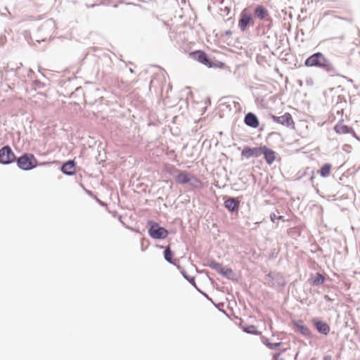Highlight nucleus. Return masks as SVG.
<instances>
[{
  "instance_id": "obj_1",
  "label": "nucleus",
  "mask_w": 360,
  "mask_h": 360,
  "mask_svg": "<svg viewBox=\"0 0 360 360\" xmlns=\"http://www.w3.org/2000/svg\"><path fill=\"white\" fill-rule=\"evenodd\" d=\"M253 18L262 21L257 27V29H262L263 33L269 31L273 25V19L269 11L262 5H257L254 8Z\"/></svg>"
},
{
  "instance_id": "obj_2",
  "label": "nucleus",
  "mask_w": 360,
  "mask_h": 360,
  "mask_svg": "<svg viewBox=\"0 0 360 360\" xmlns=\"http://www.w3.org/2000/svg\"><path fill=\"white\" fill-rule=\"evenodd\" d=\"M265 284L272 288H283L286 284V281L282 274L276 271H271L264 277Z\"/></svg>"
},
{
  "instance_id": "obj_3",
  "label": "nucleus",
  "mask_w": 360,
  "mask_h": 360,
  "mask_svg": "<svg viewBox=\"0 0 360 360\" xmlns=\"http://www.w3.org/2000/svg\"><path fill=\"white\" fill-rule=\"evenodd\" d=\"M18 167L25 171L31 170L37 165V160L31 153H24L16 160Z\"/></svg>"
},
{
  "instance_id": "obj_4",
  "label": "nucleus",
  "mask_w": 360,
  "mask_h": 360,
  "mask_svg": "<svg viewBox=\"0 0 360 360\" xmlns=\"http://www.w3.org/2000/svg\"><path fill=\"white\" fill-rule=\"evenodd\" d=\"M148 224L150 225L148 232L152 238L161 240L167 237L169 231L165 228L153 221H148Z\"/></svg>"
},
{
  "instance_id": "obj_5",
  "label": "nucleus",
  "mask_w": 360,
  "mask_h": 360,
  "mask_svg": "<svg viewBox=\"0 0 360 360\" xmlns=\"http://www.w3.org/2000/svg\"><path fill=\"white\" fill-rule=\"evenodd\" d=\"M254 25L252 14L248 8H244L240 13L238 27L241 32H245L249 25Z\"/></svg>"
},
{
  "instance_id": "obj_6",
  "label": "nucleus",
  "mask_w": 360,
  "mask_h": 360,
  "mask_svg": "<svg viewBox=\"0 0 360 360\" xmlns=\"http://www.w3.org/2000/svg\"><path fill=\"white\" fill-rule=\"evenodd\" d=\"M15 155L9 146H4L0 149V164H11L15 160Z\"/></svg>"
},
{
  "instance_id": "obj_7",
  "label": "nucleus",
  "mask_w": 360,
  "mask_h": 360,
  "mask_svg": "<svg viewBox=\"0 0 360 360\" xmlns=\"http://www.w3.org/2000/svg\"><path fill=\"white\" fill-rule=\"evenodd\" d=\"M190 55L193 59L198 60V62L206 65L208 68H212L214 65L213 63L208 58L207 53L203 51H195L193 52H191Z\"/></svg>"
},
{
  "instance_id": "obj_8",
  "label": "nucleus",
  "mask_w": 360,
  "mask_h": 360,
  "mask_svg": "<svg viewBox=\"0 0 360 360\" xmlns=\"http://www.w3.org/2000/svg\"><path fill=\"white\" fill-rule=\"evenodd\" d=\"M270 117L274 122L288 127H294V121L292 120V115L289 112H285L281 116L270 115Z\"/></svg>"
},
{
  "instance_id": "obj_9",
  "label": "nucleus",
  "mask_w": 360,
  "mask_h": 360,
  "mask_svg": "<svg viewBox=\"0 0 360 360\" xmlns=\"http://www.w3.org/2000/svg\"><path fill=\"white\" fill-rule=\"evenodd\" d=\"M319 69L323 70L330 76L339 75L338 69L333 64V63L325 56L321 60Z\"/></svg>"
},
{
  "instance_id": "obj_10",
  "label": "nucleus",
  "mask_w": 360,
  "mask_h": 360,
  "mask_svg": "<svg viewBox=\"0 0 360 360\" xmlns=\"http://www.w3.org/2000/svg\"><path fill=\"white\" fill-rule=\"evenodd\" d=\"M324 54L321 52H316L309 56L304 61V65L307 67L319 68Z\"/></svg>"
},
{
  "instance_id": "obj_11",
  "label": "nucleus",
  "mask_w": 360,
  "mask_h": 360,
  "mask_svg": "<svg viewBox=\"0 0 360 360\" xmlns=\"http://www.w3.org/2000/svg\"><path fill=\"white\" fill-rule=\"evenodd\" d=\"M334 130L337 134H350L353 137L359 140V138L356 136L352 127L344 124L342 122H339L334 127Z\"/></svg>"
},
{
  "instance_id": "obj_12",
  "label": "nucleus",
  "mask_w": 360,
  "mask_h": 360,
  "mask_svg": "<svg viewBox=\"0 0 360 360\" xmlns=\"http://www.w3.org/2000/svg\"><path fill=\"white\" fill-rule=\"evenodd\" d=\"M56 29V23L53 19H49L44 21L42 25L39 27L38 32H43L46 36L51 35L53 30Z\"/></svg>"
},
{
  "instance_id": "obj_13",
  "label": "nucleus",
  "mask_w": 360,
  "mask_h": 360,
  "mask_svg": "<svg viewBox=\"0 0 360 360\" xmlns=\"http://www.w3.org/2000/svg\"><path fill=\"white\" fill-rule=\"evenodd\" d=\"M262 147L263 146L250 148L245 146L241 152V155L246 158H250L252 157L258 158L262 155Z\"/></svg>"
},
{
  "instance_id": "obj_14",
  "label": "nucleus",
  "mask_w": 360,
  "mask_h": 360,
  "mask_svg": "<svg viewBox=\"0 0 360 360\" xmlns=\"http://www.w3.org/2000/svg\"><path fill=\"white\" fill-rule=\"evenodd\" d=\"M224 207L230 212L237 211L240 206V200L233 197H227L224 202Z\"/></svg>"
},
{
  "instance_id": "obj_15",
  "label": "nucleus",
  "mask_w": 360,
  "mask_h": 360,
  "mask_svg": "<svg viewBox=\"0 0 360 360\" xmlns=\"http://www.w3.org/2000/svg\"><path fill=\"white\" fill-rule=\"evenodd\" d=\"M245 124L252 128H257L259 125V122L255 114L253 112H248L244 117Z\"/></svg>"
},
{
  "instance_id": "obj_16",
  "label": "nucleus",
  "mask_w": 360,
  "mask_h": 360,
  "mask_svg": "<svg viewBox=\"0 0 360 360\" xmlns=\"http://www.w3.org/2000/svg\"><path fill=\"white\" fill-rule=\"evenodd\" d=\"M76 165L74 160H68L61 166V172L68 176L73 175L76 171Z\"/></svg>"
},
{
  "instance_id": "obj_17",
  "label": "nucleus",
  "mask_w": 360,
  "mask_h": 360,
  "mask_svg": "<svg viewBox=\"0 0 360 360\" xmlns=\"http://www.w3.org/2000/svg\"><path fill=\"white\" fill-rule=\"evenodd\" d=\"M313 323L315 326L316 330L323 335H328L330 332V326L329 325L319 319H313Z\"/></svg>"
},
{
  "instance_id": "obj_18",
  "label": "nucleus",
  "mask_w": 360,
  "mask_h": 360,
  "mask_svg": "<svg viewBox=\"0 0 360 360\" xmlns=\"http://www.w3.org/2000/svg\"><path fill=\"white\" fill-rule=\"evenodd\" d=\"M275 152L266 146H263L262 155H264V159L268 165H271L276 158Z\"/></svg>"
},
{
  "instance_id": "obj_19",
  "label": "nucleus",
  "mask_w": 360,
  "mask_h": 360,
  "mask_svg": "<svg viewBox=\"0 0 360 360\" xmlns=\"http://www.w3.org/2000/svg\"><path fill=\"white\" fill-rule=\"evenodd\" d=\"M174 252L171 250L170 245H168L165 248L164 251V258L165 259L169 264H173L177 266V259H173L174 257Z\"/></svg>"
},
{
  "instance_id": "obj_20",
  "label": "nucleus",
  "mask_w": 360,
  "mask_h": 360,
  "mask_svg": "<svg viewBox=\"0 0 360 360\" xmlns=\"http://www.w3.org/2000/svg\"><path fill=\"white\" fill-rule=\"evenodd\" d=\"M295 328L303 336L308 337L310 335V330L305 326L302 321L299 320L294 323Z\"/></svg>"
},
{
  "instance_id": "obj_21",
  "label": "nucleus",
  "mask_w": 360,
  "mask_h": 360,
  "mask_svg": "<svg viewBox=\"0 0 360 360\" xmlns=\"http://www.w3.org/2000/svg\"><path fill=\"white\" fill-rule=\"evenodd\" d=\"M190 175L191 174H188L185 171H179V174L175 176V181L176 183L180 184H188Z\"/></svg>"
},
{
  "instance_id": "obj_22",
  "label": "nucleus",
  "mask_w": 360,
  "mask_h": 360,
  "mask_svg": "<svg viewBox=\"0 0 360 360\" xmlns=\"http://www.w3.org/2000/svg\"><path fill=\"white\" fill-rule=\"evenodd\" d=\"M177 269L180 271V273L183 277L187 280L188 283H191L197 290H199V288L195 283V277L188 275L187 272L180 265H177Z\"/></svg>"
},
{
  "instance_id": "obj_23",
  "label": "nucleus",
  "mask_w": 360,
  "mask_h": 360,
  "mask_svg": "<svg viewBox=\"0 0 360 360\" xmlns=\"http://www.w3.org/2000/svg\"><path fill=\"white\" fill-rule=\"evenodd\" d=\"M325 277L320 273H316L314 277L309 279L310 284L312 286H319L323 284L325 281Z\"/></svg>"
},
{
  "instance_id": "obj_24",
  "label": "nucleus",
  "mask_w": 360,
  "mask_h": 360,
  "mask_svg": "<svg viewBox=\"0 0 360 360\" xmlns=\"http://www.w3.org/2000/svg\"><path fill=\"white\" fill-rule=\"evenodd\" d=\"M207 266L210 269L214 270L215 271H217L219 274H221V272L224 268V266H222L221 264L218 263L214 260H209L207 262Z\"/></svg>"
},
{
  "instance_id": "obj_25",
  "label": "nucleus",
  "mask_w": 360,
  "mask_h": 360,
  "mask_svg": "<svg viewBox=\"0 0 360 360\" xmlns=\"http://www.w3.org/2000/svg\"><path fill=\"white\" fill-rule=\"evenodd\" d=\"M165 171L174 177L179 174V169H178L174 165L167 164L165 166Z\"/></svg>"
},
{
  "instance_id": "obj_26",
  "label": "nucleus",
  "mask_w": 360,
  "mask_h": 360,
  "mask_svg": "<svg viewBox=\"0 0 360 360\" xmlns=\"http://www.w3.org/2000/svg\"><path fill=\"white\" fill-rule=\"evenodd\" d=\"M243 330L245 333L251 334V335H258L261 333L257 330L256 326L253 325H248L243 327Z\"/></svg>"
},
{
  "instance_id": "obj_27",
  "label": "nucleus",
  "mask_w": 360,
  "mask_h": 360,
  "mask_svg": "<svg viewBox=\"0 0 360 360\" xmlns=\"http://www.w3.org/2000/svg\"><path fill=\"white\" fill-rule=\"evenodd\" d=\"M220 274L228 279L234 280L235 274L231 268L224 267Z\"/></svg>"
},
{
  "instance_id": "obj_28",
  "label": "nucleus",
  "mask_w": 360,
  "mask_h": 360,
  "mask_svg": "<svg viewBox=\"0 0 360 360\" xmlns=\"http://www.w3.org/2000/svg\"><path fill=\"white\" fill-rule=\"evenodd\" d=\"M330 169H331V165L330 164H328V163H326V164H324L320 171H319V173H320V175L322 176V177H326L329 175L330 172Z\"/></svg>"
},
{
  "instance_id": "obj_29",
  "label": "nucleus",
  "mask_w": 360,
  "mask_h": 360,
  "mask_svg": "<svg viewBox=\"0 0 360 360\" xmlns=\"http://www.w3.org/2000/svg\"><path fill=\"white\" fill-rule=\"evenodd\" d=\"M188 184L193 187H199L201 184V182L195 176L191 174Z\"/></svg>"
},
{
  "instance_id": "obj_30",
  "label": "nucleus",
  "mask_w": 360,
  "mask_h": 360,
  "mask_svg": "<svg viewBox=\"0 0 360 360\" xmlns=\"http://www.w3.org/2000/svg\"><path fill=\"white\" fill-rule=\"evenodd\" d=\"M263 343L269 349H276L278 347H279L280 346L282 345V342H276V343H271L269 342V340L268 339H265L264 340H263Z\"/></svg>"
},
{
  "instance_id": "obj_31",
  "label": "nucleus",
  "mask_w": 360,
  "mask_h": 360,
  "mask_svg": "<svg viewBox=\"0 0 360 360\" xmlns=\"http://www.w3.org/2000/svg\"><path fill=\"white\" fill-rule=\"evenodd\" d=\"M270 219H271V220L273 222H275V220H276V219H278V220L282 219V220H283V221H284V219H283V216H281V215H280V216H276L274 213H271V214H270Z\"/></svg>"
},
{
  "instance_id": "obj_32",
  "label": "nucleus",
  "mask_w": 360,
  "mask_h": 360,
  "mask_svg": "<svg viewBox=\"0 0 360 360\" xmlns=\"http://www.w3.org/2000/svg\"><path fill=\"white\" fill-rule=\"evenodd\" d=\"M34 83L39 88H42L44 86V84L40 82L39 80L36 79L34 81Z\"/></svg>"
},
{
  "instance_id": "obj_33",
  "label": "nucleus",
  "mask_w": 360,
  "mask_h": 360,
  "mask_svg": "<svg viewBox=\"0 0 360 360\" xmlns=\"http://www.w3.org/2000/svg\"><path fill=\"white\" fill-rule=\"evenodd\" d=\"M281 353H276L274 354V360H283L282 359H281Z\"/></svg>"
},
{
  "instance_id": "obj_34",
  "label": "nucleus",
  "mask_w": 360,
  "mask_h": 360,
  "mask_svg": "<svg viewBox=\"0 0 360 360\" xmlns=\"http://www.w3.org/2000/svg\"><path fill=\"white\" fill-rule=\"evenodd\" d=\"M323 360H332V357L330 355H326L323 356Z\"/></svg>"
},
{
  "instance_id": "obj_35",
  "label": "nucleus",
  "mask_w": 360,
  "mask_h": 360,
  "mask_svg": "<svg viewBox=\"0 0 360 360\" xmlns=\"http://www.w3.org/2000/svg\"><path fill=\"white\" fill-rule=\"evenodd\" d=\"M179 1H180L181 4H182V5L186 4V0H179ZM179 1H178V3L179 2Z\"/></svg>"
},
{
  "instance_id": "obj_36",
  "label": "nucleus",
  "mask_w": 360,
  "mask_h": 360,
  "mask_svg": "<svg viewBox=\"0 0 360 360\" xmlns=\"http://www.w3.org/2000/svg\"><path fill=\"white\" fill-rule=\"evenodd\" d=\"M314 179V176H311V178H310V181H311V182H313Z\"/></svg>"
},
{
  "instance_id": "obj_37",
  "label": "nucleus",
  "mask_w": 360,
  "mask_h": 360,
  "mask_svg": "<svg viewBox=\"0 0 360 360\" xmlns=\"http://www.w3.org/2000/svg\"><path fill=\"white\" fill-rule=\"evenodd\" d=\"M33 73H34V72H33V71H32V70H29V74H28V75H30V74H33Z\"/></svg>"
},
{
  "instance_id": "obj_38",
  "label": "nucleus",
  "mask_w": 360,
  "mask_h": 360,
  "mask_svg": "<svg viewBox=\"0 0 360 360\" xmlns=\"http://www.w3.org/2000/svg\"><path fill=\"white\" fill-rule=\"evenodd\" d=\"M98 202H99V203H100L101 205H105V204H104V202H102V201H101V200H98Z\"/></svg>"
},
{
  "instance_id": "obj_39",
  "label": "nucleus",
  "mask_w": 360,
  "mask_h": 360,
  "mask_svg": "<svg viewBox=\"0 0 360 360\" xmlns=\"http://www.w3.org/2000/svg\"><path fill=\"white\" fill-rule=\"evenodd\" d=\"M226 33V34H231V31H227Z\"/></svg>"
},
{
  "instance_id": "obj_40",
  "label": "nucleus",
  "mask_w": 360,
  "mask_h": 360,
  "mask_svg": "<svg viewBox=\"0 0 360 360\" xmlns=\"http://www.w3.org/2000/svg\"><path fill=\"white\" fill-rule=\"evenodd\" d=\"M46 38V37H44V38H42V39H41V40H42V41H44V39H45Z\"/></svg>"
},
{
  "instance_id": "obj_41",
  "label": "nucleus",
  "mask_w": 360,
  "mask_h": 360,
  "mask_svg": "<svg viewBox=\"0 0 360 360\" xmlns=\"http://www.w3.org/2000/svg\"><path fill=\"white\" fill-rule=\"evenodd\" d=\"M175 1H176V2H178V1H179V0H175Z\"/></svg>"
}]
</instances>
